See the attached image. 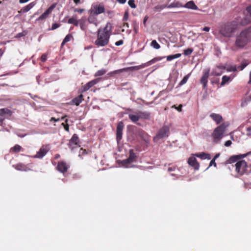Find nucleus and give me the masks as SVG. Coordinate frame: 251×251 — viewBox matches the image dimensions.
<instances>
[{"label": "nucleus", "mask_w": 251, "mask_h": 251, "mask_svg": "<svg viewBox=\"0 0 251 251\" xmlns=\"http://www.w3.org/2000/svg\"><path fill=\"white\" fill-rule=\"evenodd\" d=\"M129 153V156L128 158H127L126 159L123 160L121 161L122 166L125 168L134 167V166L133 165H131V164L135 162L137 158V155L132 150H130Z\"/></svg>", "instance_id": "6"}, {"label": "nucleus", "mask_w": 251, "mask_h": 251, "mask_svg": "<svg viewBox=\"0 0 251 251\" xmlns=\"http://www.w3.org/2000/svg\"><path fill=\"white\" fill-rule=\"evenodd\" d=\"M188 163L191 166L193 167L195 170H199L200 165L195 157H190L188 160Z\"/></svg>", "instance_id": "18"}, {"label": "nucleus", "mask_w": 251, "mask_h": 251, "mask_svg": "<svg viewBox=\"0 0 251 251\" xmlns=\"http://www.w3.org/2000/svg\"><path fill=\"white\" fill-rule=\"evenodd\" d=\"M212 165H213L214 167H216V166H217V164L215 162V160L214 159H212L211 160L209 165L208 167L207 168V169L209 168L210 167H211Z\"/></svg>", "instance_id": "47"}, {"label": "nucleus", "mask_w": 251, "mask_h": 251, "mask_svg": "<svg viewBox=\"0 0 251 251\" xmlns=\"http://www.w3.org/2000/svg\"><path fill=\"white\" fill-rule=\"evenodd\" d=\"M189 75H185L179 82V85L182 86V85H184V84H185L187 82V81L189 78Z\"/></svg>", "instance_id": "37"}, {"label": "nucleus", "mask_w": 251, "mask_h": 251, "mask_svg": "<svg viewBox=\"0 0 251 251\" xmlns=\"http://www.w3.org/2000/svg\"><path fill=\"white\" fill-rule=\"evenodd\" d=\"M222 73H223V72L218 73V72H217L216 71H213L211 74H212V75H213L219 76V75H221V74H222Z\"/></svg>", "instance_id": "54"}, {"label": "nucleus", "mask_w": 251, "mask_h": 251, "mask_svg": "<svg viewBox=\"0 0 251 251\" xmlns=\"http://www.w3.org/2000/svg\"><path fill=\"white\" fill-rule=\"evenodd\" d=\"M210 69L206 68L203 70L202 75L201 78L200 82L202 85L203 89L206 90L207 85L208 83V78L209 75Z\"/></svg>", "instance_id": "11"}, {"label": "nucleus", "mask_w": 251, "mask_h": 251, "mask_svg": "<svg viewBox=\"0 0 251 251\" xmlns=\"http://www.w3.org/2000/svg\"><path fill=\"white\" fill-rule=\"evenodd\" d=\"M59 26H60V24H57V23H54L52 25L51 29L54 30V29L57 28L58 27H59Z\"/></svg>", "instance_id": "46"}, {"label": "nucleus", "mask_w": 251, "mask_h": 251, "mask_svg": "<svg viewBox=\"0 0 251 251\" xmlns=\"http://www.w3.org/2000/svg\"><path fill=\"white\" fill-rule=\"evenodd\" d=\"M84 11V9H78V8H76L75 10V12H79V13H82V12Z\"/></svg>", "instance_id": "61"}, {"label": "nucleus", "mask_w": 251, "mask_h": 251, "mask_svg": "<svg viewBox=\"0 0 251 251\" xmlns=\"http://www.w3.org/2000/svg\"><path fill=\"white\" fill-rule=\"evenodd\" d=\"M4 118H1L0 117V126H3V122L4 120Z\"/></svg>", "instance_id": "62"}, {"label": "nucleus", "mask_w": 251, "mask_h": 251, "mask_svg": "<svg viewBox=\"0 0 251 251\" xmlns=\"http://www.w3.org/2000/svg\"><path fill=\"white\" fill-rule=\"evenodd\" d=\"M248 83L251 84V72L250 73L249 80Z\"/></svg>", "instance_id": "64"}, {"label": "nucleus", "mask_w": 251, "mask_h": 251, "mask_svg": "<svg viewBox=\"0 0 251 251\" xmlns=\"http://www.w3.org/2000/svg\"><path fill=\"white\" fill-rule=\"evenodd\" d=\"M106 73V70L105 69H102L101 70H98V71H97L95 73L94 76L95 77L100 76L103 75Z\"/></svg>", "instance_id": "35"}, {"label": "nucleus", "mask_w": 251, "mask_h": 251, "mask_svg": "<svg viewBox=\"0 0 251 251\" xmlns=\"http://www.w3.org/2000/svg\"><path fill=\"white\" fill-rule=\"evenodd\" d=\"M21 149V147L19 145H16L13 148H12L13 151L16 152H19Z\"/></svg>", "instance_id": "40"}, {"label": "nucleus", "mask_w": 251, "mask_h": 251, "mask_svg": "<svg viewBox=\"0 0 251 251\" xmlns=\"http://www.w3.org/2000/svg\"><path fill=\"white\" fill-rule=\"evenodd\" d=\"M133 29L135 33H138V25L137 24L135 23L133 25Z\"/></svg>", "instance_id": "50"}, {"label": "nucleus", "mask_w": 251, "mask_h": 251, "mask_svg": "<svg viewBox=\"0 0 251 251\" xmlns=\"http://www.w3.org/2000/svg\"><path fill=\"white\" fill-rule=\"evenodd\" d=\"M246 134L247 136H250L251 135V128L250 127L247 128Z\"/></svg>", "instance_id": "55"}, {"label": "nucleus", "mask_w": 251, "mask_h": 251, "mask_svg": "<svg viewBox=\"0 0 251 251\" xmlns=\"http://www.w3.org/2000/svg\"><path fill=\"white\" fill-rule=\"evenodd\" d=\"M225 129L226 126L224 124H222L216 127L212 134V136L214 140H220L222 138L225 131Z\"/></svg>", "instance_id": "9"}, {"label": "nucleus", "mask_w": 251, "mask_h": 251, "mask_svg": "<svg viewBox=\"0 0 251 251\" xmlns=\"http://www.w3.org/2000/svg\"><path fill=\"white\" fill-rule=\"evenodd\" d=\"M105 12V8L102 4H93L91 9L90 13L92 15H98Z\"/></svg>", "instance_id": "10"}, {"label": "nucleus", "mask_w": 251, "mask_h": 251, "mask_svg": "<svg viewBox=\"0 0 251 251\" xmlns=\"http://www.w3.org/2000/svg\"><path fill=\"white\" fill-rule=\"evenodd\" d=\"M196 155L198 157H199L202 159H207L208 160H210L211 159V155L209 153L202 152L201 153L197 154Z\"/></svg>", "instance_id": "28"}, {"label": "nucleus", "mask_w": 251, "mask_h": 251, "mask_svg": "<svg viewBox=\"0 0 251 251\" xmlns=\"http://www.w3.org/2000/svg\"><path fill=\"white\" fill-rule=\"evenodd\" d=\"M217 67L218 68L220 69H226V66L225 65H218V66H217Z\"/></svg>", "instance_id": "59"}, {"label": "nucleus", "mask_w": 251, "mask_h": 251, "mask_svg": "<svg viewBox=\"0 0 251 251\" xmlns=\"http://www.w3.org/2000/svg\"><path fill=\"white\" fill-rule=\"evenodd\" d=\"M35 3L33 2L30 3L28 5H26L24 7L22 8L21 10L23 13H26L29 11L34 5Z\"/></svg>", "instance_id": "25"}, {"label": "nucleus", "mask_w": 251, "mask_h": 251, "mask_svg": "<svg viewBox=\"0 0 251 251\" xmlns=\"http://www.w3.org/2000/svg\"><path fill=\"white\" fill-rule=\"evenodd\" d=\"M239 28L238 22L233 21L226 24L220 30V33L224 37H229Z\"/></svg>", "instance_id": "3"}, {"label": "nucleus", "mask_w": 251, "mask_h": 251, "mask_svg": "<svg viewBox=\"0 0 251 251\" xmlns=\"http://www.w3.org/2000/svg\"><path fill=\"white\" fill-rule=\"evenodd\" d=\"M248 65V63L246 62H242L241 64V65L238 66L237 69H238L239 70L242 71Z\"/></svg>", "instance_id": "41"}, {"label": "nucleus", "mask_w": 251, "mask_h": 251, "mask_svg": "<svg viewBox=\"0 0 251 251\" xmlns=\"http://www.w3.org/2000/svg\"><path fill=\"white\" fill-rule=\"evenodd\" d=\"M137 113H138L139 119H149L150 117V115L147 112L138 111H137Z\"/></svg>", "instance_id": "26"}, {"label": "nucleus", "mask_w": 251, "mask_h": 251, "mask_svg": "<svg viewBox=\"0 0 251 251\" xmlns=\"http://www.w3.org/2000/svg\"><path fill=\"white\" fill-rule=\"evenodd\" d=\"M101 78L99 77V78H97L96 79H94L91 81H92L93 85H95V84L99 83L101 80Z\"/></svg>", "instance_id": "45"}, {"label": "nucleus", "mask_w": 251, "mask_h": 251, "mask_svg": "<svg viewBox=\"0 0 251 251\" xmlns=\"http://www.w3.org/2000/svg\"><path fill=\"white\" fill-rule=\"evenodd\" d=\"M12 115V112L7 108L0 109V117L9 119Z\"/></svg>", "instance_id": "15"}, {"label": "nucleus", "mask_w": 251, "mask_h": 251, "mask_svg": "<svg viewBox=\"0 0 251 251\" xmlns=\"http://www.w3.org/2000/svg\"><path fill=\"white\" fill-rule=\"evenodd\" d=\"M86 19H81L79 20L78 25H79L81 29L83 30H85L86 28Z\"/></svg>", "instance_id": "32"}, {"label": "nucleus", "mask_w": 251, "mask_h": 251, "mask_svg": "<svg viewBox=\"0 0 251 251\" xmlns=\"http://www.w3.org/2000/svg\"><path fill=\"white\" fill-rule=\"evenodd\" d=\"M72 37V36L71 34H68L66 36L64 40V42H68L70 41L71 38Z\"/></svg>", "instance_id": "44"}, {"label": "nucleus", "mask_w": 251, "mask_h": 251, "mask_svg": "<svg viewBox=\"0 0 251 251\" xmlns=\"http://www.w3.org/2000/svg\"><path fill=\"white\" fill-rule=\"evenodd\" d=\"M79 140L78 136L76 134H74L69 141V146L70 148L73 150L74 149L79 147Z\"/></svg>", "instance_id": "12"}, {"label": "nucleus", "mask_w": 251, "mask_h": 251, "mask_svg": "<svg viewBox=\"0 0 251 251\" xmlns=\"http://www.w3.org/2000/svg\"><path fill=\"white\" fill-rule=\"evenodd\" d=\"M182 7H185L188 9L193 10H198V6L195 4L194 2L192 0L189 1L186 3L184 5H183Z\"/></svg>", "instance_id": "20"}, {"label": "nucleus", "mask_w": 251, "mask_h": 251, "mask_svg": "<svg viewBox=\"0 0 251 251\" xmlns=\"http://www.w3.org/2000/svg\"><path fill=\"white\" fill-rule=\"evenodd\" d=\"M83 95L81 94V95L78 96L77 97L74 98L70 102L71 104L75 105L76 106L79 105V104L83 100Z\"/></svg>", "instance_id": "19"}, {"label": "nucleus", "mask_w": 251, "mask_h": 251, "mask_svg": "<svg viewBox=\"0 0 251 251\" xmlns=\"http://www.w3.org/2000/svg\"><path fill=\"white\" fill-rule=\"evenodd\" d=\"M250 152L239 155H235L231 156L227 160V162L231 164L236 162L235 164V170L236 172L240 175H243L245 173H248V165L245 160H240L242 158L246 157Z\"/></svg>", "instance_id": "2"}, {"label": "nucleus", "mask_w": 251, "mask_h": 251, "mask_svg": "<svg viewBox=\"0 0 251 251\" xmlns=\"http://www.w3.org/2000/svg\"><path fill=\"white\" fill-rule=\"evenodd\" d=\"M62 125H63L64 126V129L67 131V132H69V126L68 124H64V123H62Z\"/></svg>", "instance_id": "51"}, {"label": "nucleus", "mask_w": 251, "mask_h": 251, "mask_svg": "<svg viewBox=\"0 0 251 251\" xmlns=\"http://www.w3.org/2000/svg\"><path fill=\"white\" fill-rule=\"evenodd\" d=\"M202 30L206 32H208L210 30V27L208 26H205L202 28Z\"/></svg>", "instance_id": "60"}, {"label": "nucleus", "mask_w": 251, "mask_h": 251, "mask_svg": "<svg viewBox=\"0 0 251 251\" xmlns=\"http://www.w3.org/2000/svg\"><path fill=\"white\" fill-rule=\"evenodd\" d=\"M169 133V127L167 126H164L158 130L153 140L155 143H159L161 140L168 137Z\"/></svg>", "instance_id": "5"}, {"label": "nucleus", "mask_w": 251, "mask_h": 251, "mask_svg": "<svg viewBox=\"0 0 251 251\" xmlns=\"http://www.w3.org/2000/svg\"><path fill=\"white\" fill-rule=\"evenodd\" d=\"M128 118L132 122L134 123L137 122L139 120L137 111L134 113H128Z\"/></svg>", "instance_id": "24"}, {"label": "nucleus", "mask_w": 251, "mask_h": 251, "mask_svg": "<svg viewBox=\"0 0 251 251\" xmlns=\"http://www.w3.org/2000/svg\"><path fill=\"white\" fill-rule=\"evenodd\" d=\"M181 56V53H176L175 54L170 55H168L167 56V60L169 61H171L173 59L178 58L180 57Z\"/></svg>", "instance_id": "33"}, {"label": "nucleus", "mask_w": 251, "mask_h": 251, "mask_svg": "<svg viewBox=\"0 0 251 251\" xmlns=\"http://www.w3.org/2000/svg\"><path fill=\"white\" fill-rule=\"evenodd\" d=\"M128 19V13L127 11L125 12L123 17V21H126Z\"/></svg>", "instance_id": "49"}, {"label": "nucleus", "mask_w": 251, "mask_h": 251, "mask_svg": "<svg viewBox=\"0 0 251 251\" xmlns=\"http://www.w3.org/2000/svg\"><path fill=\"white\" fill-rule=\"evenodd\" d=\"M232 79L230 76L227 75H224L222 78V82L221 83V86H225L228 82L231 81Z\"/></svg>", "instance_id": "27"}, {"label": "nucleus", "mask_w": 251, "mask_h": 251, "mask_svg": "<svg viewBox=\"0 0 251 251\" xmlns=\"http://www.w3.org/2000/svg\"><path fill=\"white\" fill-rule=\"evenodd\" d=\"M237 70V68L235 65L234 66H229L226 68V71L227 72H236Z\"/></svg>", "instance_id": "38"}, {"label": "nucleus", "mask_w": 251, "mask_h": 251, "mask_svg": "<svg viewBox=\"0 0 251 251\" xmlns=\"http://www.w3.org/2000/svg\"><path fill=\"white\" fill-rule=\"evenodd\" d=\"M165 57V56H163V57L158 56V57H155V58L152 59L151 60L146 62V64H148V66H149L155 63L156 62L161 60Z\"/></svg>", "instance_id": "29"}, {"label": "nucleus", "mask_w": 251, "mask_h": 251, "mask_svg": "<svg viewBox=\"0 0 251 251\" xmlns=\"http://www.w3.org/2000/svg\"><path fill=\"white\" fill-rule=\"evenodd\" d=\"M49 149L46 146H42L37 154L34 156V158H42L48 152Z\"/></svg>", "instance_id": "16"}, {"label": "nucleus", "mask_w": 251, "mask_h": 251, "mask_svg": "<svg viewBox=\"0 0 251 251\" xmlns=\"http://www.w3.org/2000/svg\"><path fill=\"white\" fill-rule=\"evenodd\" d=\"M128 4L129 6L132 8H135L136 6L135 4L134 0H129L128 1Z\"/></svg>", "instance_id": "39"}, {"label": "nucleus", "mask_w": 251, "mask_h": 251, "mask_svg": "<svg viewBox=\"0 0 251 251\" xmlns=\"http://www.w3.org/2000/svg\"><path fill=\"white\" fill-rule=\"evenodd\" d=\"M94 16L95 15L90 14V15L88 17V21L90 23L94 24L96 26H97V19Z\"/></svg>", "instance_id": "31"}, {"label": "nucleus", "mask_w": 251, "mask_h": 251, "mask_svg": "<svg viewBox=\"0 0 251 251\" xmlns=\"http://www.w3.org/2000/svg\"><path fill=\"white\" fill-rule=\"evenodd\" d=\"M123 41L122 40H119L118 41H117L116 43H115V45L116 46H121L123 44Z\"/></svg>", "instance_id": "52"}, {"label": "nucleus", "mask_w": 251, "mask_h": 251, "mask_svg": "<svg viewBox=\"0 0 251 251\" xmlns=\"http://www.w3.org/2000/svg\"><path fill=\"white\" fill-rule=\"evenodd\" d=\"M13 167L15 168V169L18 171H28L30 169L27 168V167L23 164L20 163L17 165H13Z\"/></svg>", "instance_id": "23"}, {"label": "nucleus", "mask_w": 251, "mask_h": 251, "mask_svg": "<svg viewBox=\"0 0 251 251\" xmlns=\"http://www.w3.org/2000/svg\"><path fill=\"white\" fill-rule=\"evenodd\" d=\"M25 34L23 32H20L16 36V38H20L21 37L24 36Z\"/></svg>", "instance_id": "57"}, {"label": "nucleus", "mask_w": 251, "mask_h": 251, "mask_svg": "<svg viewBox=\"0 0 251 251\" xmlns=\"http://www.w3.org/2000/svg\"><path fill=\"white\" fill-rule=\"evenodd\" d=\"M55 7V5L52 4L49 8H48L45 12H44L40 17H39L36 21H43L47 19L49 15L51 13L52 11Z\"/></svg>", "instance_id": "14"}, {"label": "nucleus", "mask_w": 251, "mask_h": 251, "mask_svg": "<svg viewBox=\"0 0 251 251\" xmlns=\"http://www.w3.org/2000/svg\"><path fill=\"white\" fill-rule=\"evenodd\" d=\"M147 67H148V64H146V63H145L144 64H141L140 65H138V66L128 67L124 68H122L121 69L115 70V71L109 73L108 75L117 74L122 73L124 72L133 71H135V70H139L143 69Z\"/></svg>", "instance_id": "7"}, {"label": "nucleus", "mask_w": 251, "mask_h": 251, "mask_svg": "<svg viewBox=\"0 0 251 251\" xmlns=\"http://www.w3.org/2000/svg\"><path fill=\"white\" fill-rule=\"evenodd\" d=\"M168 172H172V171L176 172V171H178V170L176 167H172L168 168Z\"/></svg>", "instance_id": "48"}, {"label": "nucleus", "mask_w": 251, "mask_h": 251, "mask_svg": "<svg viewBox=\"0 0 251 251\" xmlns=\"http://www.w3.org/2000/svg\"><path fill=\"white\" fill-rule=\"evenodd\" d=\"M246 10L247 13L240 21L238 20L236 21L238 23L239 26L240 25L245 26L251 22V5L247 7Z\"/></svg>", "instance_id": "8"}, {"label": "nucleus", "mask_w": 251, "mask_h": 251, "mask_svg": "<svg viewBox=\"0 0 251 251\" xmlns=\"http://www.w3.org/2000/svg\"><path fill=\"white\" fill-rule=\"evenodd\" d=\"M87 153V151L86 150H83V149L81 148L79 150V156L81 158V156L83 154H85Z\"/></svg>", "instance_id": "43"}, {"label": "nucleus", "mask_w": 251, "mask_h": 251, "mask_svg": "<svg viewBox=\"0 0 251 251\" xmlns=\"http://www.w3.org/2000/svg\"><path fill=\"white\" fill-rule=\"evenodd\" d=\"M210 117L217 124H220L223 120L222 117L218 114L212 113L210 115Z\"/></svg>", "instance_id": "21"}, {"label": "nucleus", "mask_w": 251, "mask_h": 251, "mask_svg": "<svg viewBox=\"0 0 251 251\" xmlns=\"http://www.w3.org/2000/svg\"><path fill=\"white\" fill-rule=\"evenodd\" d=\"M69 166L64 161H60L58 163L57 170L59 172L64 173L68 170Z\"/></svg>", "instance_id": "17"}, {"label": "nucleus", "mask_w": 251, "mask_h": 251, "mask_svg": "<svg viewBox=\"0 0 251 251\" xmlns=\"http://www.w3.org/2000/svg\"><path fill=\"white\" fill-rule=\"evenodd\" d=\"M183 4L180 3L178 1H174L169 5H166L162 6V9L167 8H172L175 7H182Z\"/></svg>", "instance_id": "22"}, {"label": "nucleus", "mask_w": 251, "mask_h": 251, "mask_svg": "<svg viewBox=\"0 0 251 251\" xmlns=\"http://www.w3.org/2000/svg\"><path fill=\"white\" fill-rule=\"evenodd\" d=\"M231 143L232 142L231 141L227 140V141L226 142L225 146L226 147H229L231 145Z\"/></svg>", "instance_id": "56"}, {"label": "nucleus", "mask_w": 251, "mask_h": 251, "mask_svg": "<svg viewBox=\"0 0 251 251\" xmlns=\"http://www.w3.org/2000/svg\"><path fill=\"white\" fill-rule=\"evenodd\" d=\"M87 87H88V88H90L94 86L92 81L88 82L87 83Z\"/></svg>", "instance_id": "58"}, {"label": "nucleus", "mask_w": 251, "mask_h": 251, "mask_svg": "<svg viewBox=\"0 0 251 251\" xmlns=\"http://www.w3.org/2000/svg\"><path fill=\"white\" fill-rule=\"evenodd\" d=\"M151 47H152L154 49L156 50H158L160 48L159 44L155 40H152L151 41Z\"/></svg>", "instance_id": "36"}, {"label": "nucleus", "mask_w": 251, "mask_h": 251, "mask_svg": "<svg viewBox=\"0 0 251 251\" xmlns=\"http://www.w3.org/2000/svg\"><path fill=\"white\" fill-rule=\"evenodd\" d=\"M41 60L43 62H45L47 60V55L45 54H43L41 57Z\"/></svg>", "instance_id": "53"}, {"label": "nucleus", "mask_w": 251, "mask_h": 251, "mask_svg": "<svg viewBox=\"0 0 251 251\" xmlns=\"http://www.w3.org/2000/svg\"><path fill=\"white\" fill-rule=\"evenodd\" d=\"M251 37V32L249 29L243 30L236 37V46L240 48L244 47L250 41Z\"/></svg>", "instance_id": "4"}, {"label": "nucleus", "mask_w": 251, "mask_h": 251, "mask_svg": "<svg viewBox=\"0 0 251 251\" xmlns=\"http://www.w3.org/2000/svg\"><path fill=\"white\" fill-rule=\"evenodd\" d=\"M79 20H77L75 17H72L68 20V23L74 25L75 26L78 25Z\"/></svg>", "instance_id": "34"}, {"label": "nucleus", "mask_w": 251, "mask_h": 251, "mask_svg": "<svg viewBox=\"0 0 251 251\" xmlns=\"http://www.w3.org/2000/svg\"><path fill=\"white\" fill-rule=\"evenodd\" d=\"M124 124L123 122L118 123L116 129V139L119 142L122 138V132L124 129Z\"/></svg>", "instance_id": "13"}, {"label": "nucleus", "mask_w": 251, "mask_h": 251, "mask_svg": "<svg viewBox=\"0 0 251 251\" xmlns=\"http://www.w3.org/2000/svg\"><path fill=\"white\" fill-rule=\"evenodd\" d=\"M193 49L189 48L187 50H184L183 53L185 55L187 56V55H189L190 54H191L192 52H193Z\"/></svg>", "instance_id": "42"}, {"label": "nucleus", "mask_w": 251, "mask_h": 251, "mask_svg": "<svg viewBox=\"0 0 251 251\" xmlns=\"http://www.w3.org/2000/svg\"><path fill=\"white\" fill-rule=\"evenodd\" d=\"M112 28L111 24L108 22L103 28L98 29L97 39L95 41V44L97 47H105L108 44L111 35Z\"/></svg>", "instance_id": "1"}, {"label": "nucleus", "mask_w": 251, "mask_h": 251, "mask_svg": "<svg viewBox=\"0 0 251 251\" xmlns=\"http://www.w3.org/2000/svg\"><path fill=\"white\" fill-rule=\"evenodd\" d=\"M165 57V56H163V57L158 56V57H155V58L152 59L151 60L146 62V64H148V66H149L155 63L156 62L161 60Z\"/></svg>", "instance_id": "30"}, {"label": "nucleus", "mask_w": 251, "mask_h": 251, "mask_svg": "<svg viewBox=\"0 0 251 251\" xmlns=\"http://www.w3.org/2000/svg\"><path fill=\"white\" fill-rule=\"evenodd\" d=\"M148 17L147 16H146L144 17V20H143V24H144V25H146V22L148 20Z\"/></svg>", "instance_id": "63"}]
</instances>
